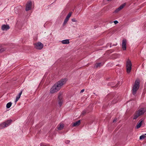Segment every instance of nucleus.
<instances>
[{"label":"nucleus","instance_id":"1","mask_svg":"<svg viewBox=\"0 0 146 146\" xmlns=\"http://www.w3.org/2000/svg\"><path fill=\"white\" fill-rule=\"evenodd\" d=\"M66 81V79H63L60 80L52 87L50 90V93L53 94L57 92L60 89L61 87L65 84Z\"/></svg>","mask_w":146,"mask_h":146},{"label":"nucleus","instance_id":"2","mask_svg":"<svg viewBox=\"0 0 146 146\" xmlns=\"http://www.w3.org/2000/svg\"><path fill=\"white\" fill-rule=\"evenodd\" d=\"M145 108H142L136 111L133 115V119H136L139 116L143 115L146 111Z\"/></svg>","mask_w":146,"mask_h":146},{"label":"nucleus","instance_id":"3","mask_svg":"<svg viewBox=\"0 0 146 146\" xmlns=\"http://www.w3.org/2000/svg\"><path fill=\"white\" fill-rule=\"evenodd\" d=\"M139 82L137 80H136L133 86L132 90V93L133 95H135L137 91L139 89Z\"/></svg>","mask_w":146,"mask_h":146},{"label":"nucleus","instance_id":"4","mask_svg":"<svg viewBox=\"0 0 146 146\" xmlns=\"http://www.w3.org/2000/svg\"><path fill=\"white\" fill-rule=\"evenodd\" d=\"M132 64L131 61L128 59L126 62V68L127 73H129L131 69Z\"/></svg>","mask_w":146,"mask_h":146},{"label":"nucleus","instance_id":"5","mask_svg":"<svg viewBox=\"0 0 146 146\" xmlns=\"http://www.w3.org/2000/svg\"><path fill=\"white\" fill-rule=\"evenodd\" d=\"M12 121L11 119L8 120L5 122L0 124V129L7 127L9 126Z\"/></svg>","mask_w":146,"mask_h":146},{"label":"nucleus","instance_id":"6","mask_svg":"<svg viewBox=\"0 0 146 146\" xmlns=\"http://www.w3.org/2000/svg\"><path fill=\"white\" fill-rule=\"evenodd\" d=\"M34 44L35 48L37 49L41 50L43 47V44L40 42L35 43Z\"/></svg>","mask_w":146,"mask_h":146},{"label":"nucleus","instance_id":"7","mask_svg":"<svg viewBox=\"0 0 146 146\" xmlns=\"http://www.w3.org/2000/svg\"><path fill=\"white\" fill-rule=\"evenodd\" d=\"M92 110V108L91 107H88L83 111L82 115H85L86 113H89Z\"/></svg>","mask_w":146,"mask_h":146},{"label":"nucleus","instance_id":"8","mask_svg":"<svg viewBox=\"0 0 146 146\" xmlns=\"http://www.w3.org/2000/svg\"><path fill=\"white\" fill-rule=\"evenodd\" d=\"M72 15V12H70L67 15L66 18L65 19L64 22L63 23V25H64L66 24L68 21L69 18L71 17Z\"/></svg>","mask_w":146,"mask_h":146},{"label":"nucleus","instance_id":"9","mask_svg":"<svg viewBox=\"0 0 146 146\" xmlns=\"http://www.w3.org/2000/svg\"><path fill=\"white\" fill-rule=\"evenodd\" d=\"M58 105L60 106H61L63 103V100H62V96L60 94L59 95L58 97Z\"/></svg>","mask_w":146,"mask_h":146},{"label":"nucleus","instance_id":"10","mask_svg":"<svg viewBox=\"0 0 146 146\" xmlns=\"http://www.w3.org/2000/svg\"><path fill=\"white\" fill-rule=\"evenodd\" d=\"M32 3L31 1H28L26 4V7L25 10L26 11H28L31 9Z\"/></svg>","mask_w":146,"mask_h":146},{"label":"nucleus","instance_id":"11","mask_svg":"<svg viewBox=\"0 0 146 146\" xmlns=\"http://www.w3.org/2000/svg\"><path fill=\"white\" fill-rule=\"evenodd\" d=\"M126 40L125 39L123 40L122 46L123 50H125L126 49Z\"/></svg>","mask_w":146,"mask_h":146},{"label":"nucleus","instance_id":"12","mask_svg":"<svg viewBox=\"0 0 146 146\" xmlns=\"http://www.w3.org/2000/svg\"><path fill=\"white\" fill-rule=\"evenodd\" d=\"M2 29L3 30H7L9 29V25H4L2 26Z\"/></svg>","mask_w":146,"mask_h":146},{"label":"nucleus","instance_id":"13","mask_svg":"<svg viewBox=\"0 0 146 146\" xmlns=\"http://www.w3.org/2000/svg\"><path fill=\"white\" fill-rule=\"evenodd\" d=\"M22 93V91H21V92L19 93L18 95L17 96L15 100V103H16L18 101L19 99L20 98L21 96V95Z\"/></svg>","mask_w":146,"mask_h":146},{"label":"nucleus","instance_id":"14","mask_svg":"<svg viewBox=\"0 0 146 146\" xmlns=\"http://www.w3.org/2000/svg\"><path fill=\"white\" fill-rule=\"evenodd\" d=\"M80 120H79L75 122L74 123L72 124L73 127H75L76 126H78L80 125Z\"/></svg>","mask_w":146,"mask_h":146},{"label":"nucleus","instance_id":"15","mask_svg":"<svg viewBox=\"0 0 146 146\" xmlns=\"http://www.w3.org/2000/svg\"><path fill=\"white\" fill-rule=\"evenodd\" d=\"M62 42L63 44H68L69 43V40L66 39L62 41Z\"/></svg>","mask_w":146,"mask_h":146},{"label":"nucleus","instance_id":"16","mask_svg":"<svg viewBox=\"0 0 146 146\" xmlns=\"http://www.w3.org/2000/svg\"><path fill=\"white\" fill-rule=\"evenodd\" d=\"M103 64L104 63L102 64L101 62L97 63L96 64L95 66L97 68L102 66Z\"/></svg>","mask_w":146,"mask_h":146},{"label":"nucleus","instance_id":"17","mask_svg":"<svg viewBox=\"0 0 146 146\" xmlns=\"http://www.w3.org/2000/svg\"><path fill=\"white\" fill-rule=\"evenodd\" d=\"M6 49L0 45V53L3 52Z\"/></svg>","mask_w":146,"mask_h":146},{"label":"nucleus","instance_id":"18","mask_svg":"<svg viewBox=\"0 0 146 146\" xmlns=\"http://www.w3.org/2000/svg\"><path fill=\"white\" fill-rule=\"evenodd\" d=\"M142 121H143L142 120L141 121L139 122V123L138 124H137V125L136 126V129H139V128L141 126V125Z\"/></svg>","mask_w":146,"mask_h":146},{"label":"nucleus","instance_id":"19","mask_svg":"<svg viewBox=\"0 0 146 146\" xmlns=\"http://www.w3.org/2000/svg\"><path fill=\"white\" fill-rule=\"evenodd\" d=\"M64 127V125L63 124H61L60 125L59 127H57V129L58 130H61Z\"/></svg>","mask_w":146,"mask_h":146},{"label":"nucleus","instance_id":"20","mask_svg":"<svg viewBox=\"0 0 146 146\" xmlns=\"http://www.w3.org/2000/svg\"><path fill=\"white\" fill-rule=\"evenodd\" d=\"M12 103L11 102H9L6 105V107L8 108H9L11 106Z\"/></svg>","mask_w":146,"mask_h":146},{"label":"nucleus","instance_id":"21","mask_svg":"<svg viewBox=\"0 0 146 146\" xmlns=\"http://www.w3.org/2000/svg\"><path fill=\"white\" fill-rule=\"evenodd\" d=\"M125 5V3H124L121 5L119 8L120 10H121L124 7Z\"/></svg>","mask_w":146,"mask_h":146},{"label":"nucleus","instance_id":"22","mask_svg":"<svg viewBox=\"0 0 146 146\" xmlns=\"http://www.w3.org/2000/svg\"><path fill=\"white\" fill-rule=\"evenodd\" d=\"M146 137V136L144 135H141L139 137V139H144L145 137Z\"/></svg>","mask_w":146,"mask_h":146},{"label":"nucleus","instance_id":"23","mask_svg":"<svg viewBox=\"0 0 146 146\" xmlns=\"http://www.w3.org/2000/svg\"><path fill=\"white\" fill-rule=\"evenodd\" d=\"M120 10L119 9V8H118L117 9H116L115 11V13H117L118 11H120Z\"/></svg>","mask_w":146,"mask_h":146},{"label":"nucleus","instance_id":"24","mask_svg":"<svg viewBox=\"0 0 146 146\" xmlns=\"http://www.w3.org/2000/svg\"><path fill=\"white\" fill-rule=\"evenodd\" d=\"M72 21L73 22H76L77 21L75 18H73L72 19Z\"/></svg>","mask_w":146,"mask_h":146},{"label":"nucleus","instance_id":"25","mask_svg":"<svg viewBox=\"0 0 146 146\" xmlns=\"http://www.w3.org/2000/svg\"><path fill=\"white\" fill-rule=\"evenodd\" d=\"M118 101V100H117V101H116V100H113L112 102H113L112 104H114L115 103L117 102V101Z\"/></svg>","mask_w":146,"mask_h":146},{"label":"nucleus","instance_id":"26","mask_svg":"<svg viewBox=\"0 0 146 146\" xmlns=\"http://www.w3.org/2000/svg\"><path fill=\"white\" fill-rule=\"evenodd\" d=\"M70 142V141L69 140H66L65 141V143L66 144H69Z\"/></svg>","mask_w":146,"mask_h":146},{"label":"nucleus","instance_id":"27","mask_svg":"<svg viewBox=\"0 0 146 146\" xmlns=\"http://www.w3.org/2000/svg\"><path fill=\"white\" fill-rule=\"evenodd\" d=\"M114 23L115 24H117L118 23V22L116 20V21H114Z\"/></svg>","mask_w":146,"mask_h":146},{"label":"nucleus","instance_id":"28","mask_svg":"<svg viewBox=\"0 0 146 146\" xmlns=\"http://www.w3.org/2000/svg\"><path fill=\"white\" fill-rule=\"evenodd\" d=\"M116 120H117V119L116 118H115L113 121V122H116Z\"/></svg>","mask_w":146,"mask_h":146},{"label":"nucleus","instance_id":"29","mask_svg":"<svg viewBox=\"0 0 146 146\" xmlns=\"http://www.w3.org/2000/svg\"><path fill=\"white\" fill-rule=\"evenodd\" d=\"M84 91V89H82V90L80 91V93H82Z\"/></svg>","mask_w":146,"mask_h":146},{"label":"nucleus","instance_id":"30","mask_svg":"<svg viewBox=\"0 0 146 146\" xmlns=\"http://www.w3.org/2000/svg\"><path fill=\"white\" fill-rule=\"evenodd\" d=\"M41 146H48L46 145H42V144L41 145Z\"/></svg>","mask_w":146,"mask_h":146},{"label":"nucleus","instance_id":"31","mask_svg":"<svg viewBox=\"0 0 146 146\" xmlns=\"http://www.w3.org/2000/svg\"><path fill=\"white\" fill-rule=\"evenodd\" d=\"M116 44H115V45H113V46H116Z\"/></svg>","mask_w":146,"mask_h":146},{"label":"nucleus","instance_id":"32","mask_svg":"<svg viewBox=\"0 0 146 146\" xmlns=\"http://www.w3.org/2000/svg\"><path fill=\"white\" fill-rule=\"evenodd\" d=\"M108 0V1H111L112 0Z\"/></svg>","mask_w":146,"mask_h":146},{"label":"nucleus","instance_id":"33","mask_svg":"<svg viewBox=\"0 0 146 146\" xmlns=\"http://www.w3.org/2000/svg\"><path fill=\"white\" fill-rule=\"evenodd\" d=\"M111 45H112V44H110V47H111Z\"/></svg>","mask_w":146,"mask_h":146},{"label":"nucleus","instance_id":"34","mask_svg":"<svg viewBox=\"0 0 146 146\" xmlns=\"http://www.w3.org/2000/svg\"><path fill=\"white\" fill-rule=\"evenodd\" d=\"M145 135H146V133L145 134Z\"/></svg>","mask_w":146,"mask_h":146}]
</instances>
